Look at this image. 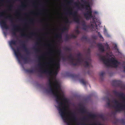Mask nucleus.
I'll return each mask as SVG.
<instances>
[{"instance_id": "obj_1", "label": "nucleus", "mask_w": 125, "mask_h": 125, "mask_svg": "<svg viewBox=\"0 0 125 125\" xmlns=\"http://www.w3.org/2000/svg\"><path fill=\"white\" fill-rule=\"evenodd\" d=\"M49 86V89H46V91L49 93H51L55 97L56 101L58 105L57 107L63 121L67 123V125H71V122L68 121L70 119L67 117L65 113L67 107L66 103L68 102L67 99L64 97H62L58 94L60 85L57 82L56 84L53 86L55 89L50 85Z\"/></svg>"}, {"instance_id": "obj_2", "label": "nucleus", "mask_w": 125, "mask_h": 125, "mask_svg": "<svg viewBox=\"0 0 125 125\" xmlns=\"http://www.w3.org/2000/svg\"><path fill=\"white\" fill-rule=\"evenodd\" d=\"M92 0H81V1L84 3L82 4L79 2L78 3L75 2L74 5L76 6L78 9L81 10L82 9H85L87 10L85 13H84V17L87 20H89L90 19H92L93 21L96 18L95 15L92 14V11L91 8L89 10L88 8L90 7V4L92 3Z\"/></svg>"}, {"instance_id": "obj_3", "label": "nucleus", "mask_w": 125, "mask_h": 125, "mask_svg": "<svg viewBox=\"0 0 125 125\" xmlns=\"http://www.w3.org/2000/svg\"><path fill=\"white\" fill-rule=\"evenodd\" d=\"M113 93L119 97L123 100V102L119 103V102L116 99L113 100V102L116 105L115 106H113L116 109V111H121L125 108V95L123 93L118 92L116 90H114L113 91Z\"/></svg>"}, {"instance_id": "obj_4", "label": "nucleus", "mask_w": 125, "mask_h": 125, "mask_svg": "<svg viewBox=\"0 0 125 125\" xmlns=\"http://www.w3.org/2000/svg\"><path fill=\"white\" fill-rule=\"evenodd\" d=\"M99 56L100 60L102 61L104 64L107 67L110 66L111 65L113 67L116 68L120 63V62L118 61L113 57H112L109 59L106 58L105 56L100 55H99Z\"/></svg>"}, {"instance_id": "obj_5", "label": "nucleus", "mask_w": 125, "mask_h": 125, "mask_svg": "<svg viewBox=\"0 0 125 125\" xmlns=\"http://www.w3.org/2000/svg\"><path fill=\"white\" fill-rule=\"evenodd\" d=\"M16 41L14 40H11L9 42L10 45L13 50L17 58H18L20 56L23 59L25 63H28L29 62L31 61L30 59L28 57L23 58L21 55L18 48H17L16 50L13 47L12 45H16Z\"/></svg>"}, {"instance_id": "obj_6", "label": "nucleus", "mask_w": 125, "mask_h": 125, "mask_svg": "<svg viewBox=\"0 0 125 125\" xmlns=\"http://www.w3.org/2000/svg\"><path fill=\"white\" fill-rule=\"evenodd\" d=\"M77 57L78 58L76 60L77 62L78 63V65H80L82 63H83V66L86 68H88L90 64L87 61L91 60L90 58L87 57L85 58H83L81 54L79 53L77 54Z\"/></svg>"}, {"instance_id": "obj_7", "label": "nucleus", "mask_w": 125, "mask_h": 125, "mask_svg": "<svg viewBox=\"0 0 125 125\" xmlns=\"http://www.w3.org/2000/svg\"><path fill=\"white\" fill-rule=\"evenodd\" d=\"M49 61V62L46 63V64L49 65H50L51 64L54 65H55L57 69L60 68V60L59 58H58L57 59V62H56V60L53 58H51L50 59Z\"/></svg>"}, {"instance_id": "obj_8", "label": "nucleus", "mask_w": 125, "mask_h": 125, "mask_svg": "<svg viewBox=\"0 0 125 125\" xmlns=\"http://www.w3.org/2000/svg\"><path fill=\"white\" fill-rule=\"evenodd\" d=\"M67 13L73 16V21L77 23H80V20L77 16V11H75L73 12H72V10L69 11H68V12L66 13V14Z\"/></svg>"}, {"instance_id": "obj_9", "label": "nucleus", "mask_w": 125, "mask_h": 125, "mask_svg": "<svg viewBox=\"0 0 125 125\" xmlns=\"http://www.w3.org/2000/svg\"><path fill=\"white\" fill-rule=\"evenodd\" d=\"M13 27L12 30L13 31L12 32V34L13 36L16 37V35L15 31H21V30L19 26L18 25H15L12 26Z\"/></svg>"}, {"instance_id": "obj_10", "label": "nucleus", "mask_w": 125, "mask_h": 125, "mask_svg": "<svg viewBox=\"0 0 125 125\" xmlns=\"http://www.w3.org/2000/svg\"><path fill=\"white\" fill-rule=\"evenodd\" d=\"M68 58L70 60V62L71 64L74 66L78 65V63L77 62L74 63V61L76 60L73 56L72 54L70 53L69 55L68 56Z\"/></svg>"}, {"instance_id": "obj_11", "label": "nucleus", "mask_w": 125, "mask_h": 125, "mask_svg": "<svg viewBox=\"0 0 125 125\" xmlns=\"http://www.w3.org/2000/svg\"><path fill=\"white\" fill-rule=\"evenodd\" d=\"M0 24L3 28L6 29H9L8 27L6 21L5 20H1L0 21Z\"/></svg>"}, {"instance_id": "obj_12", "label": "nucleus", "mask_w": 125, "mask_h": 125, "mask_svg": "<svg viewBox=\"0 0 125 125\" xmlns=\"http://www.w3.org/2000/svg\"><path fill=\"white\" fill-rule=\"evenodd\" d=\"M82 25L83 26L82 29L83 30L87 31L88 29L90 28V26L89 25H87L86 24L85 22L84 21H82Z\"/></svg>"}, {"instance_id": "obj_13", "label": "nucleus", "mask_w": 125, "mask_h": 125, "mask_svg": "<svg viewBox=\"0 0 125 125\" xmlns=\"http://www.w3.org/2000/svg\"><path fill=\"white\" fill-rule=\"evenodd\" d=\"M38 66L39 67H41L39 69V71L42 72L43 73H46L47 72H48L49 73H51L49 71H48V70L47 69H45L44 70H43L42 68L41 67L42 65V64L41 63H40L38 64Z\"/></svg>"}, {"instance_id": "obj_14", "label": "nucleus", "mask_w": 125, "mask_h": 125, "mask_svg": "<svg viewBox=\"0 0 125 125\" xmlns=\"http://www.w3.org/2000/svg\"><path fill=\"white\" fill-rule=\"evenodd\" d=\"M36 34V33L34 32H31L30 33V36H27L26 34H23V33H21V37H26L27 38L29 39H31V38L32 37L31 36H33V35H35Z\"/></svg>"}, {"instance_id": "obj_15", "label": "nucleus", "mask_w": 125, "mask_h": 125, "mask_svg": "<svg viewBox=\"0 0 125 125\" xmlns=\"http://www.w3.org/2000/svg\"><path fill=\"white\" fill-rule=\"evenodd\" d=\"M97 46L98 47L99 50L101 52H103L105 51L104 49V46L102 45V43H98L97 45Z\"/></svg>"}, {"instance_id": "obj_16", "label": "nucleus", "mask_w": 125, "mask_h": 125, "mask_svg": "<svg viewBox=\"0 0 125 125\" xmlns=\"http://www.w3.org/2000/svg\"><path fill=\"white\" fill-rule=\"evenodd\" d=\"M22 47L24 50L25 52L26 53L27 55H28L30 54V52L28 49L27 48L26 45L24 43H23L22 44Z\"/></svg>"}, {"instance_id": "obj_17", "label": "nucleus", "mask_w": 125, "mask_h": 125, "mask_svg": "<svg viewBox=\"0 0 125 125\" xmlns=\"http://www.w3.org/2000/svg\"><path fill=\"white\" fill-rule=\"evenodd\" d=\"M69 113L71 115V118L73 119L74 121H75L77 120V118L75 116L74 113H72L71 112H69Z\"/></svg>"}, {"instance_id": "obj_18", "label": "nucleus", "mask_w": 125, "mask_h": 125, "mask_svg": "<svg viewBox=\"0 0 125 125\" xmlns=\"http://www.w3.org/2000/svg\"><path fill=\"white\" fill-rule=\"evenodd\" d=\"M107 101V104L108 107L109 108H111L112 107V105L110 103V100L108 97H106L105 98Z\"/></svg>"}, {"instance_id": "obj_19", "label": "nucleus", "mask_w": 125, "mask_h": 125, "mask_svg": "<svg viewBox=\"0 0 125 125\" xmlns=\"http://www.w3.org/2000/svg\"><path fill=\"white\" fill-rule=\"evenodd\" d=\"M119 81H114L113 82L112 85L115 86H119Z\"/></svg>"}, {"instance_id": "obj_20", "label": "nucleus", "mask_w": 125, "mask_h": 125, "mask_svg": "<svg viewBox=\"0 0 125 125\" xmlns=\"http://www.w3.org/2000/svg\"><path fill=\"white\" fill-rule=\"evenodd\" d=\"M56 38L59 39V41H60L62 40V33H59L56 35H55Z\"/></svg>"}, {"instance_id": "obj_21", "label": "nucleus", "mask_w": 125, "mask_h": 125, "mask_svg": "<svg viewBox=\"0 0 125 125\" xmlns=\"http://www.w3.org/2000/svg\"><path fill=\"white\" fill-rule=\"evenodd\" d=\"M49 83H48L49 86H50V85L51 86H52V84H53V86L54 85H55L56 84H55V83H53L52 80H51L50 79H49Z\"/></svg>"}, {"instance_id": "obj_22", "label": "nucleus", "mask_w": 125, "mask_h": 125, "mask_svg": "<svg viewBox=\"0 0 125 125\" xmlns=\"http://www.w3.org/2000/svg\"><path fill=\"white\" fill-rule=\"evenodd\" d=\"M81 40L82 41H87V37L86 36H83L81 39Z\"/></svg>"}, {"instance_id": "obj_23", "label": "nucleus", "mask_w": 125, "mask_h": 125, "mask_svg": "<svg viewBox=\"0 0 125 125\" xmlns=\"http://www.w3.org/2000/svg\"><path fill=\"white\" fill-rule=\"evenodd\" d=\"M56 52L59 56H60L61 54L62 51L60 49H57L56 50Z\"/></svg>"}, {"instance_id": "obj_24", "label": "nucleus", "mask_w": 125, "mask_h": 125, "mask_svg": "<svg viewBox=\"0 0 125 125\" xmlns=\"http://www.w3.org/2000/svg\"><path fill=\"white\" fill-rule=\"evenodd\" d=\"M12 17L10 15L8 16H7L5 17L6 19H8L10 20V21L12 22H13V20L12 19Z\"/></svg>"}, {"instance_id": "obj_25", "label": "nucleus", "mask_w": 125, "mask_h": 125, "mask_svg": "<svg viewBox=\"0 0 125 125\" xmlns=\"http://www.w3.org/2000/svg\"><path fill=\"white\" fill-rule=\"evenodd\" d=\"M80 83H82L83 85H85L86 84V82L83 79H81L80 80Z\"/></svg>"}, {"instance_id": "obj_26", "label": "nucleus", "mask_w": 125, "mask_h": 125, "mask_svg": "<svg viewBox=\"0 0 125 125\" xmlns=\"http://www.w3.org/2000/svg\"><path fill=\"white\" fill-rule=\"evenodd\" d=\"M35 51L36 52H40V50L39 48H37L35 47L33 48Z\"/></svg>"}, {"instance_id": "obj_27", "label": "nucleus", "mask_w": 125, "mask_h": 125, "mask_svg": "<svg viewBox=\"0 0 125 125\" xmlns=\"http://www.w3.org/2000/svg\"><path fill=\"white\" fill-rule=\"evenodd\" d=\"M26 71L29 73H32L34 72V70L32 69H27Z\"/></svg>"}, {"instance_id": "obj_28", "label": "nucleus", "mask_w": 125, "mask_h": 125, "mask_svg": "<svg viewBox=\"0 0 125 125\" xmlns=\"http://www.w3.org/2000/svg\"><path fill=\"white\" fill-rule=\"evenodd\" d=\"M64 49L65 51H71V48L67 47H65Z\"/></svg>"}, {"instance_id": "obj_29", "label": "nucleus", "mask_w": 125, "mask_h": 125, "mask_svg": "<svg viewBox=\"0 0 125 125\" xmlns=\"http://www.w3.org/2000/svg\"><path fill=\"white\" fill-rule=\"evenodd\" d=\"M67 29L66 27H64L62 29H61L62 32H63L67 30Z\"/></svg>"}, {"instance_id": "obj_30", "label": "nucleus", "mask_w": 125, "mask_h": 125, "mask_svg": "<svg viewBox=\"0 0 125 125\" xmlns=\"http://www.w3.org/2000/svg\"><path fill=\"white\" fill-rule=\"evenodd\" d=\"M70 76L73 78L77 77V76L74 74H72L70 75Z\"/></svg>"}, {"instance_id": "obj_31", "label": "nucleus", "mask_w": 125, "mask_h": 125, "mask_svg": "<svg viewBox=\"0 0 125 125\" xmlns=\"http://www.w3.org/2000/svg\"><path fill=\"white\" fill-rule=\"evenodd\" d=\"M70 38H76L77 37V36L73 34H71L70 36Z\"/></svg>"}, {"instance_id": "obj_32", "label": "nucleus", "mask_w": 125, "mask_h": 125, "mask_svg": "<svg viewBox=\"0 0 125 125\" xmlns=\"http://www.w3.org/2000/svg\"><path fill=\"white\" fill-rule=\"evenodd\" d=\"M80 111L81 113H85L86 112L85 110L83 108L80 109Z\"/></svg>"}, {"instance_id": "obj_33", "label": "nucleus", "mask_w": 125, "mask_h": 125, "mask_svg": "<svg viewBox=\"0 0 125 125\" xmlns=\"http://www.w3.org/2000/svg\"><path fill=\"white\" fill-rule=\"evenodd\" d=\"M104 73H105L104 72H102L99 73V75L100 76L103 77Z\"/></svg>"}, {"instance_id": "obj_34", "label": "nucleus", "mask_w": 125, "mask_h": 125, "mask_svg": "<svg viewBox=\"0 0 125 125\" xmlns=\"http://www.w3.org/2000/svg\"><path fill=\"white\" fill-rule=\"evenodd\" d=\"M66 20L65 21V23H72L71 21H70L67 18H66Z\"/></svg>"}, {"instance_id": "obj_35", "label": "nucleus", "mask_w": 125, "mask_h": 125, "mask_svg": "<svg viewBox=\"0 0 125 125\" xmlns=\"http://www.w3.org/2000/svg\"><path fill=\"white\" fill-rule=\"evenodd\" d=\"M98 33V35L100 38L101 39H103V37L102 36V35L100 34V32H97Z\"/></svg>"}, {"instance_id": "obj_36", "label": "nucleus", "mask_w": 125, "mask_h": 125, "mask_svg": "<svg viewBox=\"0 0 125 125\" xmlns=\"http://www.w3.org/2000/svg\"><path fill=\"white\" fill-rule=\"evenodd\" d=\"M88 115L89 117H91L92 118H94L95 117V115L94 114H89Z\"/></svg>"}, {"instance_id": "obj_37", "label": "nucleus", "mask_w": 125, "mask_h": 125, "mask_svg": "<svg viewBox=\"0 0 125 125\" xmlns=\"http://www.w3.org/2000/svg\"><path fill=\"white\" fill-rule=\"evenodd\" d=\"M70 38V37L68 35H66L65 36V40H69V39Z\"/></svg>"}, {"instance_id": "obj_38", "label": "nucleus", "mask_w": 125, "mask_h": 125, "mask_svg": "<svg viewBox=\"0 0 125 125\" xmlns=\"http://www.w3.org/2000/svg\"><path fill=\"white\" fill-rule=\"evenodd\" d=\"M26 6V5L24 4H22V5L20 7V9H22L23 8H25Z\"/></svg>"}, {"instance_id": "obj_39", "label": "nucleus", "mask_w": 125, "mask_h": 125, "mask_svg": "<svg viewBox=\"0 0 125 125\" xmlns=\"http://www.w3.org/2000/svg\"><path fill=\"white\" fill-rule=\"evenodd\" d=\"M92 38L94 40H96L97 39V36L95 35H94L92 36Z\"/></svg>"}, {"instance_id": "obj_40", "label": "nucleus", "mask_w": 125, "mask_h": 125, "mask_svg": "<svg viewBox=\"0 0 125 125\" xmlns=\"http://www.w3.org/2000/svg\"><path fill=\"white\" fill-rule=\"evenodd\" d=\"M34 20L33 19H31L30 20V22L31 23L33 24L34 23Z\"/></svg>"}, {"instance_id": "obj_41", "label": "nucleus", "mask_w": 125, "mask_h": 125, "mask_svg": "<svg viewBox=\"0 0 125 125\" xmlns=\"http://www.w3.org/2000/svg\"><path fill=\"white\" fill-rule=\"evenodd\" d=\"M73 1L72 0H70L69 1L67 2V3L69 4H70L71 3L73 2Z\"/></svg>"}, {"instance_id": "obj_42", "label": "nucleus", "mask_w": 125, "mask_h": 125, "mask_svg": "<svg viewBox=\"0 0 125 125\" xmlns=\"http://www.w3.org/2000/svg\"><path fill=\"white\" fill-rule=\"evenodd\" d=\"M87 120V118L85 117H84L82 118V121L86 120Z\"/></svg>"}, {"instance_id": "obj_43", "label": "nucleus", "mask_w": 125, "mask_h": 125, "mask_svg": "<svg viewBox=\"0 0 125 125\" xmlns=\"http://www.w3.org/2000/svg\"><path fill=\"white\" fill-rule=\"evenodd\" d=\"M5 11H4L3 12H0V17H2L3 15V12Z\"/></svg>"}, {"instance_id": "obj_44", "label": "nucleus", "mask_w": 125, "mask_h": 125, "mask_svg": "<svg viewBox=\"0 0 125 125\" xmlns=\"http://www.w3.org/2000/svg\"><path fill=\"white\" fill-rule=\"evenodd\" d=\"M95 26H96V30H95V31L97 32H98V28H97V25L95 23Z\"/></svg>"}, {"instance_id": "obj_45", "label": "nucleus", "mask_w": 125, "mask_h": 125, "mask_svg": "<svg viewBox=\"0 0 125 125\" xmlns=\"http://www.w3.org/2000/svg\"><path fill=\"white\" fill-rule=\"evenodd\" d=\"M76 32L77 34H79L80 33V31L79 30H76Z\"/></svg>"}, {"instance_id": "obj_46", "label": "nucleus", "mask_w": 125, "mask_h": 125, "mask_svg": "<svg viewBox=\"0 0 125 125\" xmlns=\"http://www.w3.org/2000/svg\"><path fill=\"white\" fill-rule=\"evenodd\" d=\"M12 5H10V6H9V10H11V9L12 8Z\"/></svg>"}, {"instance_id": "obj_47", "label": "nucleus", "mask_w": 125, "mask_h": 125, "mask_svg": "<svg viewBox=\"0 0 125 125\" xmlns=\"http://www.w3.org/2000/svg\"><path fill=\"white\" fill-rule=\"evenodd\" d=\"M106 49L107 50H109L110 49L109 46L108 44H107L106 46Z\"/></svg>"}, {"instance_id": "obj_48", "label": "nucleus", "mask_w": 125, "mask_h": 125, "mask_svg": "<svg viewBox=\"0 0 125 125\" xmlns=\"http://www.w3.org/2000/svg\"><path fill=\"white\" fill-rule=\"evenodd\" d=\"M115 49H116L118 51V49L117 48V46L116 45H115Z\"/></svg>"}, {"instance_id": "obj_49", "label": "nucleus", "mask_w": 125, "mask_h": 125, "mask_svg": "<svg viewBox=\"0 0 125 125\" xmlns=\"http://www.w3.org/2000/svg\"><path fill=\"white\" fill-rule=\"evenodd\" d=\"M94 25L92 24H91V27H92L93 28H94Z\"/></svg>"}, {"instance_id": "obj_50", "label": "nucleus", "mask_w": 125, "mask_h": 125, "mask_svg": "<svg viewBox=\"0 0 125 125\" xmlns=\"http://www.w3.org/2000/svg\"><path fill=\"white\" fill-rule=\"evenodd\" d=\"M88 52L89 54H90V50L89 49L88 50Z\"/></svg>"}, {"instance_id": "obj_51", "label": "nucleus", "mask_w": 125, "mask_h": 125, "mask_svg": "<svg viewBox=\"0 0 125 125\" xmlns=\"http://www.w3.org/2000/svg\"><path fill=\"white\" fill-rule=\"evenodd\" d=\"M39 76L40 77H42V74H40L39 75Z\"/></svg>"}, {"instance_id": "obj_52", "label": "nucleus", "mask_w": 125, "mask_h": 125, "mask_svg": "<svg viewBox=\"0 0 125 125\" xmlns=\"http://www.w3.org/2000/svg\"><path fill=\"white\" fill-rule=\"evenodd\" d=\"M40 60H41V59H40V57H39L38 58V60L40 61Z\"/></svg>"}, {"instance_id": "obj_53", "label": "nucleus", "mask_w": 125, "mask_h": 125, "mask_svg": "<svg viewBox=\"0 0 125 125\" xmlns=\"http://www.w3.org/2000/svg\"><path fill=\"white\" fill-rule=\"evenodd\" d=\"M37 39L38 41H40V38H38Z\"/></svg>"}, {"instance_id": "obj_54", "label": "nucleus", "mask_w": 125, "mask_h": 125, "mask_svg": "<svg viewBox=\"0 0 125 125\" xmlns=\"http://www.w3.org/2000/svg\"><path fill=\"white\" fill-rule=\"evenodd\" d=\"M97 12L96 11H95L94 12V13L95 14H97Z\"/></svg>"}, {"instance_id": "obj_55", "label": "nucleus", "mask_w": 125, "mask_h": 125, "mask_svg": "<svg viewBox=\"0 0 125 125\" xmlns=\"http://www.w3.org/2000/svg\"><path fill=\"white\" fill-rule=\"evenodd\" d=\"M36 45H39V43L38 42H36Z\"/></svg>"}, {"instance_id": "obj_56", "label": "nucleus", "mask_w": 125, "mask_h": 125, "mask_svg": "<svg viewBox=\"0 0 125 125\" xmlns=\"http://www.w3.org/2000/svg\"><path fill=\"white\" fill-rule=\"evenodd\" d=\"M124 71L125 72V66L124 67Z\"/></svg>"}, {"instance_id": "obj_57", "label": "nucleus", "mask_w": 125, "mask_h": 125, "mask_svg": "<svg viewBox=\"0 0 125 125\" xmlns=\"http://www.w3.org/2000/svg\"><path fill=\"white\" fill-rule=\"evenodd\" d=\"M51 44H48V46H51Z\"/></svg>"}, {"instance_id": "obj_58", "label": "nucleus", "mask_w": 125, "mask_h": 125, "mask_svg": "<svg viewBox=\"0 0 125 125\" xmlns=\"http://www.w3.org/2000/svg\"><path fill=\"white\" fill-rule=\"evenodd\" d=\"M97 125L96 124H92V125Z\"/></svg>"}, {"instance_id": "obj_59", "label": "nucleus", "mask_w": 125, "mask_h": 125, "mask_svg": "<svg viewBox=\"0 0 125 125\" xmlns=\"http://www.w3.org/2000/svg\"><path fill=\"white\" fill-rule=\"evenodd\" d=\"M98 125H102V124H99Z\"/></svg>"}, {"instance_id": "obj_60", "label": "nucleus", "mask_w": 125, "mask_h": 125, "mask_svg": "<svg viewBox=\"0 0 125 125\" xmlns=\"http://www.w3.org/2000/svg\"><path fill=\"white\" fill-rule=\"evenodd\" d=\"M1 1L2 2H3L4 1V0H1Z\"/></svg>"}, {"instance_id": "obj_61", "label": "nucleus", "mask_w": 125, "mask_h": 125, "mask_svg": "<svg viewBox=\"0 0 125 125\" xmlns=\"http://www.w3.org/2000/svg\"><path fill=\"white\" fill-rule=\"evenodd\" d=\"M40 14H41V13H37V14H39V15Z\"/></svg>"}, {"instance_id": "obj_62", "label": "nucleus", "mask_w": 125, "mask_h": 125, "mask_svg": "<svg viewBox=\"0 0 125 125\" xmlns=\"http://www.w3.org/2000/svg\"><path fill=\"white\" fill-rule=\"evenodd\" d=\"M88 73L89 74H90L89 73V72H88Z\"/></svg>"}, {"instance_id": "obj_63", "label": "nucleus", "mask_w": 125, "mask_h": 125, "mask_svg": "<svg viewBox=\"0 0 125 125\" xmlns=\"http://www.w3.org/2000/svg\"><path fill=\"white\" fill-rule=\"evenodd\" d=\"M51 53H52L51 52H49L48 53L49 54H51Z\"/></svg>"}, {"instance_id": "obj_64", "label": "nucleus", "mask_w": 125, "mask_h": 125, "mask_svg": "<svg viewBox=\"0 0 125 125\" xmlns=\"http://www.w3.org/2000/svg\"><path fill=\"white\" fill-rule=\"evenodd\" d=\"M78 26H77V28L78 29Z\"/></svg>"}]
</instances>
